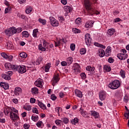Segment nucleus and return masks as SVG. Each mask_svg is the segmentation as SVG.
I'll return each mask as SVG.
<instances>
[{"instance_id": "1", "label": "nucleus", "mask_w": 129, "mask_h": 129, "mask_svg": "<svg viewBox=\"0 0 129 129\" xmlns=\"http://www.w3.org/2000/svg\"><path fill=\"white\" fill-rule=\"evenodd\" d=\"M23 31V28L22 27H18V28H16V27H10L8 29L5 30V34L9 37L14 35V34L16 33H20Z\"/></svg>"}, {"instance_id": "2", "label": "nucleus", "mask_w": 129, "mask_h": 129, "mask_svg": "<svg viewBox=\"0 0 129 129\" xmlns=\"http://www.w3.org/2000/svg\"><path fill=\"white\" fill-rule=\"evenodd\" d=\"M85 7L86 9L87 10L88 13L90 15H93V14H95L97 15L100 14L98 11L95 12L94 9H93L91 4L90 3V1L89 0H85Z\"/></svg>"}, {"instance_id": "3", "label": "nucleus", "mask_w": 129, "mask_h": 129, "mask_svg": "<svg viewBox=\"0 0 129 129\" xmlns=\"http://www.w3.org/2000/svg\"><path fill=\"white\" fill-rule=\"evenodd\" d=\"M120 86V82L117 80H115L110 83L108 87L112 90H116L118 89Z\"/></svg>"}, {"instance_id": "4", "label": "nucleus", "mask_w": 129, "mask_h": 129, "mask_svg": "<svg viewBox=\"0 0 129 129\" xmlns=\"http://www.w3.org/2000/svg\"><path fill=\"white\" fill-rule=\"evenodd\" d=\"M4 112L5 115L6 116L9 115V113H10V112H13L15 113V114H19V111H18V110L16 109V108L14 107H6L4 108Z\"/></svg>"}, {"instance_id": "5", "label": "nucleus", "mask_w": 129, "mask_h": 129, "mask_svg": "<svg viewBox=\"0 0 129 129\" xmlns=\"http://www.w3.org/2000/svg\"><path fill=\"white\" fill-rule=\"evenodd\" d=\"M14 71H18L20 74H23L27 72V69H26V67L24 66L16 65Z\"/></svg>"}, {"instance_id": "6", "label": "nucleus", "mask_w": 129, "mask_h": 129, "mask_svg": "<svg viewBox=\"0 0 129 129\" xmlns=\"http://www.w3.org/2000/svg\"><path fill=\"white\" fill-rule=\"evenodd\" d=\"M49 45L48 42H47L45 40H44L43 42V46L42 44H39L38 49L42 51H45L46 49H48V47Z\"/></svg>"}, {"instance_id": "7", "label": "nucleus", "mask_w": 129, "mask_h": 129, "mask_svg": "<svg viewBox=\"0 0 129 129\" xmlns=\"http://www.w3.org/2000/svg\"><path fill=\"white\" fill-rule=\"evenodd\" d=\"M85 41L88 47H89L91 44L92 38L91 35L89 33H86L85 36Z\"/></svg>"}, {"instance_id": "8", "label": "nucleus", "mask_w": 129, "mask_h": 129, "mask_svg": "<svg viewBox=\"0 0 129 129\" xmlns=\"http://www.w3.org/2000/svg\"><path fill=\"white\" fill-rule=\"evenodd\" d=\"M49 20L50 21V24L53 27H58L59 25V22L55 19L54 17H49Z\"/></svg>"}, {"instance_id": "9", "label": "nucleus", "mask_w": 129, "mask_h": 129, "mask_svg": "<svg viewBox=\"0 0 129 129\" xmlns=\"http://www.w3.org/2000/svg\"><path fill=\"white\" fill-rule=\"evenodd\" d=\"M12 75H13V72L9 71L7 74H2V77L6 80H10Z\"/></svg>"}, {"instance_id": "10", "label": "nucleus", "mask_w": 129, "mask_h": 129, "mask_svg": "<svg viewBox=\"0 0 129 129\" xmlns=\"http://www.w3.org/2000/svg\"><path fill=\"white\" fill-rule=\"evenodd\" d=\"M9 115L10 116V118L12 120H16L19 119V114L17 113H15L13 112H10L7 116Z\"/></svg>"}, {"instance_id": "11", "label": "nucleus", "mask_w": 129, "mask_h": 129, "mask_svg": "<svg viewBox=\"0 0 129 129\" xmlns=\"http://www.w3.org/2000/svg\"><path fill=\"white\" fill-rule=\"evenodd\" d=\"M34 84L36 86L39 88H42L44 85L43 81L41 79H38L37 81H35Z\"/></svg>"}, {"instance_id": "12", "label": "nucleus", "mask_w": 129, "mask_h": 129, "mask_svg": "<svg viewBox=\"0 0 129 129\" xmlns=\"http://www.w3.org/2000/svg\"><path fill=\"white\" fill-rule=\"evenodd\" d=\"M5 68L9 70H13L15 71L16 65H12L11 63H6L5 65Z\"/></svg>"}, {"instance_id": "13", "label": "nucleus", "mask_w": 129, "mask_h": 129, "mask_svg": "<svg viewBox=\"0 0 129 129\" xmlns=\"http://www.w3.org/2000/svg\"><path fill=\"white\" fill-rule=\"evenodd\" d=\"M117 57L121 60H124L127 58L128 55L126 53H119L117 55Z\"/></svg>"}, {"instance_id": "14", "label": "nucleus", "mask_w": 129, "mask_h": 129, "mask_svg": "<svg viewBox=\"0 0 129 129\" xmlns=\"http://www.w3.org/2000/svg\"><path fill=\"white\" fill-rule=\"evenodd\" d=\"M59 78L58 75L54 76L52 79V86H54L59 81Z\"/></svg>"}, {"instance_id": "15", "label": "nucleus", "mask_w": 129, "mask_h": 129, "mask_svg": "<svg viewBox=\"0 0 129 129\" xmlns=\"http://www.w3.org/2000/svg\"><path fill=\"white\" fill-rule=\"evenodd\" d=\"M22 92H23V90L22 89V88L19 87L15 88L14 93L16 96L20 95V94H22Z\"/></svg>"}, {"instance_id": "16", "label": "nucleus", "mask_w": 129, "mask_h": 129, "mask_svg": "<svg viewBox=\"0 0 129 129\" xmlns=\"http://www.w3.org/2000/svg\"><path fill=\"white\" fill-rule=\"evenodd\" d=\"M114 32H115V29H113V28H110L107 31L106 36L107 37H110L113 35Z\"/></svg>"}, {"instance_id": "17", "label": "nucleus", "mask_w": 129, "mask_h": 129, "mask_svg": "<svg viewBox=\"0 0 129 129\" xmlns=\"http://www.w3.org/2000/svg\"><path fill=\"white\" fill-rule=\"evenodd\" d=\"M80 111L81 114L84 117H85L86 118H88V113L86 111H84V110L82 107L80 108Z\"/></svg>"}, {"instance_id": "18", "label": "nucleus", "mask_w": 129, "mask_h": 129, "mask_svg": "<svg viewBox=\"0 0 129 129\" xmlns=\"http://www.w3.org/2000/svg\"><path fill=\"white\" fill-rule=\"evenodd\" d=\"M94 22V21H87L85 24V27L86 28H90L93 26Z\"/></svg>"}, {"instance_id": "19", "label": "nucleus", "mask_w": 129, "mask_h": 129, "mask_svg": "<svg viewBox=\"0 0 129 129\" xmlns=\"http://www.w3.org/2000/svg\"><path fill=\"white\" fill-rule=\"evenodd\" d=\"M97 54L100 57H103L105 55L104 50L102 48L99 49L97 51Z\"/></svg>"}, {"instance_id": "20", "label": "nucleus", "mask_w": 129, "mask_h": 129, "mask_svg": "<svg viewBox=\"0 0 129 129\" xmlns=\"http://www.w3.org/2000/svg\"><path fill=\"white\" fill-rule=\"evenodd\" d=\"M99 98L101 101H103L106 98V92L103 91H101L99 93Z\"/></svg>"}, {"instance_id": "21", "label": "nucleus", "mask_w": 129, "mask_h": 129, "mask_svg": "<svg viewBox=\"0 0 129 129\" xmlns=\"http://www.w3.org/2000/svg\"><path fill=\"white\" fill-rule=\"evenodd\" d=\"M105 54L106 56H109L111 54V48L110 47H107Z\"/></svg>"}, {"instance_id": "22", "label": "nucleus", "mask_w": 129, "mask_h": 129, "mask_svg": "<svg viewBox=\"0 0 129 129\" xmlns=\"http://www.w3.org/2000/svg\"><path fill=\"white\" fill-rule=\"evenodd\" d=\"M75 94L77 97L80 98H82L83 97L82 93L79 90L76 89L75 90Z\"/></svg>"}, {"instance_id": "23", "label": "nucleus", "mask_w": 129, "mask_h": 129, "mask_svg": "<svg viewBox=\"0 0 129 129\" xmlns=\"http://www.w3.org/2000/svg\"><path fill=\"white\" fill-rule=\"evenodd\" d=\"M80 69L81 68L80 67L79 64L77 63L75 65L74 70L76 73H79L80 71Z\"/></svg>"}, {"instance_id": "24", "label": "nucleus", "mask_w": 129, "mask_h": 129, "mask_svg": "<svg viewBox=\"0 0 129 129\" xmlns=\"http://www.w3.org/2000/svg\"><path fill=\"white\" fill-rule=\"evenodd\" d=\"M51 67V64L50 63H47L45 65L44 67V71L46 73L48 72L49 71V69Z\"/></svg>"}, {"instance_id": "25", "label": "nucleus", "mask_w": 129, "mask_h": 129, "mask_svg": "<svg viewBox=\"0 0 129 129\" xmlns=\"http://www.w3.org/2000/svg\"><path fill=\"white\" fill-rule=\"evenodd\" d=\"M111 69L110 67L108 65H105L104 66V71L106 72H110Z\"/></svg>"}, {"instance_id": "26", "label": "nucleus", "mask_w": 129, "mask_h": 129, "mask_svg": "<svg viewBox=\"0 0 129 129\" xmlns=\"http://www.w3.org/2000/svg\"><path fill=\"white\" fill-rule=\"evenodd\" d=\"M38 106L42 109L45 110L46 109V106L43 104L41 102L39 101L38 102Z\"/></svg>"}, {"instance_id": "27", "label": "nucleus", "mask_w": 129, "mask_h": 129, "mask_svg": "<svg viewBox=\"0 0 129 129\" xmlns=\"http://www.w3.org/2000/svg\"><path fill=\"white\" fill-rule=\"evenodd\" d=\"M91 115L96 119L98 118L99 116V114L95 111H91Z\"/></svg>"}, {"instance_id": "28", "label": "nucleus", "mask_w": 129, "mask_h": 129, "mask_svg": "<svg viewBox=\"0 0 129 129\" xmlns=\"http://www.w3.org/2000/svg\"><path fill=\"white\" fill-rule=\"evenodd\" d=\"M23 108L27 111L32 110V106L29 104H26L24 106Z\"/></svg>"}, {"instance_id": "29", "label": "nucleus", "mask_w": 129, "mask_h": 129, "mask_svg": "<svg viewBox=\"0 0 129 129\" xmlns=\"http://www.w3.org/2000/svg\"><path fill=\"white\" fill-rule=\"evenodd\" d=\"M31 92L33 94H37L38 93V89L37 87H34L31 89Z\"/></svg>"}, {"instance_id": "30", "label": "nucleus", "mask_w": 129, "mask_h": 129, "mask_svg": "<svg viewBox=\"0 0 129 129\" xmlns=\"http://www.w3.org/2000/svg\"><path fill=\"white\" fill-rule=\"evenodd\" d=\"M33 11V8L32 7H27L25 12L27 14H29L30 13H32Z\"/></svg>"}, {"instance_id": "31", "label": "nucleus", "mask_w": 129, "mask_h": 129, "mask_svg": "<svg viewBox=\"0 0 129 129\" xmlns=\"http://www.w3.org/2000/svg\"><path fill=\"white\" fill-rule=\"evenodd\" d=\"M81 19L80 18V17H78L76 19L75 23L77 26H80L81 24Z\"/></svg>"}, {"instance_id": "32", "label": "nucleus", "mask_w": 129, "mask_h": 129, "mask_svg": "<svg viewBox=\"0 0 129 129\" xmlns=\"http://www.w3.org/2000/svg\"><path fill=\"white\" fill-rule=\"evenodd\" d=\"M38 34V29H34V30L33 31V34H32L34 38H37Z\"/></svg>"}, {"instance_id": "33", "label": "nucleus", "mask_w": 129, "mask_h": 129, "mask_svg": "<svg viewBox=\"0 0 129 129\" xmlns=\"http://www.w3.org/2000/svg\"><path fill=\"white\" fill-rule=\"evenodd\" d=\"M94 45L98 47L102 48L103 49H105L106 47L102 45V44H100V43H98V42H94Z\"/></svg>"}, {"instance_id": "34", "label": "nucleus", "mask_w": 129, "mask_h": 129, "mask_svg": "<svg viewBox=\"0 0 129 129\" xmlns=\"http://www.w3.org/2000/svg\"><path fill=\"white\" fill-rule=\"evenodd\" d=\"M38 21L43 25H45L46 23V21L45 19H42V18H39V19H38Z\"/></svg>"}, {"instance_id": "35", "label": "nucleus", "mask_w": 129, "mask_h": 129, "mask_svg": "<svg viewBox=\"0 0 129 129\" xmlns=\"http://www.w3.org/2000/svg\"><path fill=\"white\" fill-rule=\"evenodd\" d=\"M20 56L22 58H26L28 57V54L26 52H22L20 54Z\"/></svg>"}, {"instance_id": "36", "label": "nucleus", "mask_w": 129, "mask_h": 129, "mask_svg": "<svg viewBox=\"0 0 129 129\" xmlns=\"http://www.w3.org/2000/svg\"><path fill=\"white\" fill-rule=\"evenodd\" d=\"M22 36L25 38H28L29 37V36H30V34H29L28 31H23Z\"/></svg>"}, {"instance_id": "37", "label": "nucleus", "mask_w": 129, "mask_h": 129, "mask_svg": "<svg viewBox=\"0 0 129 129\" xmlns=\"http://www.w3.org/2000/svg\"><path fill=\"white\" fill-rule=\"evenodd\" d=\"M86 70L89 72H93L95 70V68L90 66H87L86 68Z\"/></svg>"}, {"instance_id": "38", "label": "nucleus", "mask_w": 129, "mask_h": 129, "mask_svg": "<svg viewBox=\"0 0 129 129\" xmlns=\"http://www.w3.org/2000/svg\"><path fill=\"white\" fill-rule=\"evenodd\" d=\"M31 119L34 121H37L38 120V116L36 115H33L31 117Z\"/></svg>"}, {"instance_id": "39", "label": "nucleus", "mask_w": 129, "mask_h": 129, "mask_svg": "<svg viewBox=\"0 0 129 129\" xmlns=\"http://www.w3.org/2000/svg\"><path fill=\"white\" fill-rule=\"evenodd\" d=\"M55 110L57 112L58 116L60 115V112H62V109L60 107H56Z\"/></svg>"}, {"instance_id": "40", "label": "nucleus", "mask_w": 129, "mask_h": 129, "mask_svg": "<svg viewBox=\"0 0 129 129\" xmlns=\"http://www.w3.org/2000/svg\"><path fill=\"white\" fill-rule=\"evenodd\" d=\"M79 122V120L77 118H75L74 119H72L71 120V123L74 124L75 125L76 123H77Z\"/></svg>"}, {"instance_id": "41", "label": "nucleus", "mask_w": 129, "mask_h": 129, "mask_svg": "<svg viewBox=\"0 0 129 129\" xmlns=\"http://www.w3.org/2000/svg\"><path fill=\"white\" fill-rule=\"evenodd\" d=\"M42 60H43L42 57H39L36 60V64L38 65L40 64L42 62Z\"/></svg>"}, {"instance_id": "42", "label": "nucleus", "mask_w": 129, "mask_h": 129, "mask_svg": "<svg viewBox=\"0 0 129 129\" xmlns=\"http://www.w3.org/2000/svg\"><path fill=\"white\" fill-rule=\"evenodd\" d=\"M36 126L38 127H41L43 125V122L41 121H38V122L36 124Z\"/></svg>"}, {"instance_id": "43", "label": "nucleus", "mask_w": 129, "mask_h": 129, "mask_svg": "<svg viewBox=\"0 0 129 129\" xmlns=\"http://www.w3.org/2000/svg\"><path fill=\"white\" fill-rule=\"evenodd\" d=\"M61 44V39H58L57 41L55 42V46L57 47L59 46Z\"/></svg>"}, {"instance_id": "44", "label": "nucleus", "mask_w": 129, "mask_h": 129, "mask_svg": "<svg viewBox=\"0 0 129 129\" xmlns=\"http://www.w3.org/2000/svg\"><path fill=\"white\" fill-rule=\"evenodd\" d=\"M67 61L69 64H71L73 61V59L72 57H69L67 59Z\"/></svg>"}, {"instance_id": "45", "label": "nucleus", "mask_w": 129, "mask_h": 129, "mask_svg": "<svg viewBox=\"0 0 129 129\" xmlns=\"http://www.w3.org/2000/svg\"><path fill=\"white\" fill-rule=\"evenodd\" d=\"M120 75L121 77L123 78L124 79L125 77V72L123 70H121L120 72Z\"/></svg>"}, {"instance_id": "46", "label": "nucleus", "mask_w": 129, "mask_h": 129, "mask_svg": "<svg viewBox=\"0 0 129 129\" xmlns=\"http://www.w3.org/2000/svg\"><path fill=\"white\" fill-rule=\"evenodd\" d=\"M62 122V121L59 119H57L55 121V123L57 125H60L61 123Z\"/></svg>"}, {"instance_id": "47", "label": "nucleus", "mask_w": 129, "mask_h": 129, "mask_svg": "<svg viewBox=\"0 0 129 129\" xmlns=\"http://www.w3.org/2000/svg\"><path fill=\"white\" fill-rule=\"evenodd\" d=\"M18 3L21 5H25V3L27 2L26 0H18Z\"/></svg>"}, {"instance_id": "48", "label": "nucleus", "mask_w": 129, "mask_h": 129, "mask_svg": "<svg viewBox=\"0 0 129 129\" xmlns=\"http://www.w3.org/2000/svg\"><path fill=\"white\" fill-rule=\"evenodd\" d=\"M1 55L5 59H8V54H7L6 53H1Z\"/></svg>"}, {"instance_id": "49", "label": "nucleus", "mask_w": 129, "mask_h": 129, "mask_svg": "<svg viewBox=\"0 0 129 129\" xmlns=\"http://www.w3.org/2000/svg\"><path fill=\"white\" fill-rule=\"evenodd\" d=\"M86 49L85 48H82L81 50H80V53L82 54V55H84L86 53Z\"/></svg>"}, {"instance_id": "50", "label": "nucleus", "mask_w": 129, "mask_h": 129, "mask_svg": "<svg viewBox=\"0 0 129 129\" xmlns=\"http://www.w3.org/2000/svg\"><path fill=\"white\" fill-rule=\"evenodd\" d=\"M58 20L60 23H62L64 21V19L63 18V16H58Z\"/></svg>"}, {"instance_id": "51", "label": "nucleus", "mask_w": 129, "mask_h": 129, "mask_svg": "<svg viewBox=\"0 0 129 129\" xmlns=\"http://www.w3.org/2000/svg\"><path fill=\"white\" fill-rule=\"evenodd\" d=\"M14 58V57H13L12 55H8L7 59L8 61H13V59Z\"/></svg>"}, {"instance_id": "52", "label": "nucleus", "mask_w": 129, "mask_h": 129, "mask_svg": "<svg viewBox=\"0 0 129 129\" xmlns=\"http://www.w3.org/2000/svg\"><path fill=\"white\" fill-rule=\"evenodd\" d=\"M70 48L72 51H74L75 49V45L74 43H72Z\"/></svg>"}, {"instance_id": "53", "label": "nucleus", "mask_w": 129, "mask_h": 129, "mask_svg": "<svg viewBox=\"0 0 129 129\" xmlns=\"http://www.w3.org/2000/svg\"><path fill=\"white\" fill-rule=\"evenodd\" d=\"M73 31L76 34H78L81 32V30H79V29H77V28H74L73 29Z\"/></svg>"}, {"instance_id": "54", "label": "nucleus", "mask_w": 129, "mask_h": 129, "mask_svg": "<svg viewBox=\"0 0 129 129\" xmlns=\"http://www.w3.org/2000/svg\"><path fill=\"white\" fill-rule=\"evenodd\" d=\"M61 120L65 124H67L69 122V120L67 118H63Z\"/></svg>"}, {"instance_id": "55", "label": "nucleus", "mask_w": 129, "mask_h": 129, "mask_svg": "<svg viewBox=\"0 0 129 129\" xmlns=\"http://www.w3.org/2000/svg\"><path fill=\"white\" fill-rule=\"evenodd\" d=\"M64 9L67 10V12L70 13L71 12V9L70 6H64Z\"/></svg>"}, {"instance_id": "56", "label": "nucleus", "mask_w": 129, "mask_h": 129, "mask_svg": "<svg viewBox=\"0 0 129 129\" xmlns=\"http://www.w3.org/2000/svg\"><path fill=\"white\" fill-rule=\"evenodd\" d=\"M32 111L34 113L38 114V111L37 109V108H33L32 109Z\"/></svg>"}, {"instance_id": "57", "label": "nucleus", "mask_w": 129, "mask_h": 129, "mask_svg": "<svg viewBox=\"0 0 129 129\" xmlns=\"http://www.w3.org/2000/svg\"><path fill=\"white\" fill-rule=\"evenodd\" d=\"M57 97L54 94H52L51 95V99L52 100L54 101L56 99Z\"/></svg>"}, {"instance_id": "58", "label": "nucleus", "mask_w": 129, "mask_h": 129, "mask_svg": "<svg viewBox=\"0 0 129 129\" xmlns=\"http://www.w3.org/2000/svg\"><path fill=\"white\" fill-rule=\"evenodd\" d=\"M65 95V93H63L62 92H61L59 93V96L60 98H62Z\"/></svg>"}, {"instance_id": "59", "label": "nucleus", "mask_w": 129, "mask_h": 129, "mask_svg": "<svg viewBox=\"0 0 129 129\" xmlns=\"http://www.w3.org/2000/svg\"><path fill=\"white\" fill-rule=\"evenodd\" d=\"M24 128L25 129H29L30 128V124L25 123L24 124Z\"/></svg>"}, {"instance_id": "60", "label": "nucleus", "mask_w": 129, "mask_h": 129, "mask_svg": "<svg viewBox=\"0 0 129 129\" xmlns=\"http://www.w3.org/2000/svg\"><path fill=\"white\" fill-rule=\"evenodd\" d=\"M81 76L82 77V79H83V80H85L86 78V75L85 73H82L81 74Z\"/></svg>"}, {"instance_id": "61", "label": "nucleus", "mask_w": 129, "mask_h": 129, "mask_svg": "<svg viewBox=\"0 0 129 129\" xmlns=\"http://www.w3.org/2000/svg\"><path fill=\"white\" fill-rule=\"evenodd\" d=\"M36 102V99L34 98H30V103L32 104H34Z\"/></svg>"}, {"instance_id": "62", "label": "nucleus", "mask_w": 129, "mask_h": 129, "mask_svg": "<svg viewBox=\"0 0 129 129\" xmlns=\"http://www.w3.org/2000/svg\"><path fill=\"white\" fill-rule=\"evenodd\" d=\"M124 116L127 119L129 118V110H128V111H126V112L124 114Z\"/></svg>"}, {"instance_id": "63", "label": "nucleus", "mask_w": 129, "mask_h": 129, "mask_svg": "<svg viewBox=\"0 0 129 129\" xmlns=\"http://www.w3.org/2000/svg\"><path fill=\"white\" fill-rule=\"evenodd\" d=\"M108 61L110 63H113L114 62V59L112 57H109V59H108Z\"/></svg>"}, {"instance_id": "64", "label": "nucleus", "mask_w": 129, "mask_h": 129, "mask_svg": "<svg viewBox=\"0 0 129 129\" xmlns=\"http://www.w3.org/2000/svg\"><path fill=\"white\" fill-rule=\"evenodd\" d=\"M11 8H9V7H7V8H6L5 11V14H7L8 13H9L11 11Z\"/></svg>"}]
</instances>
